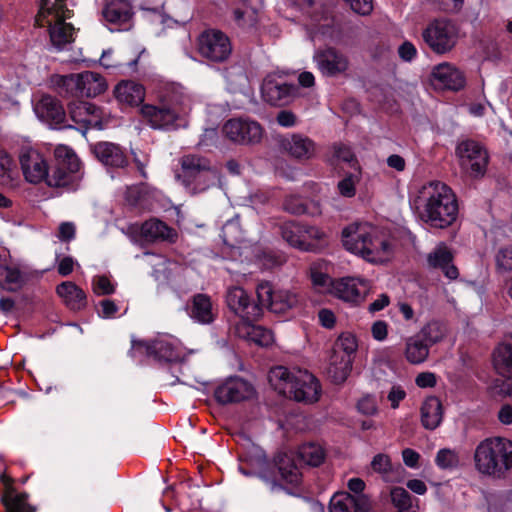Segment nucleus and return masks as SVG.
Here are the masks:
<instances>
[{"instance_id": "nucleus-42", "label": "nucleus", "mask_w": 512, "mask_h": 512, "mask_svg": "<svg viewBox=\"0 0 512 512\" xmlns=\"http://www.w3.org/2000/svg\"><path fill=\"white\" fill-rule=\"evenodd\" d=\"M23 285V278L20 270L10 266L7 260L0 262V287L4 290L15 292Z\"/></svg>"}, {"instance_id": "nucleus-21", "label": "nucleus", "mask_w": 512, "mask_h": 512, "mask_svg": "<svg viewBox=\"0 0 512 512\" xmlns=\"http://www.w3.org/2000/svg\"><path fill=\"white\" fill-rule=\"evenodd\" d=\"M297 87L276 76H267L261 86V95L265 102L273 106L289 104L297 94Z\"/></svg>"}, {"instance_id": "nucleus-6", "label": "nucleus", "mask_w": 512, "mask_h": 512, "mask_svg": "<svg viewBox=\"0 0 512 512\" xmlns=\"http://www.w3.org/2000/svg\"><path fill=\"white\" fill-rule=\"evenodd\" d=\"M71 16L65 0H40L35 22L39 27H48L52 45L61 50L74 40V27L66 23Z\"/></svg>"}, {"instance_id": "nucleus-23", "label": "nucleus", "mask_w": 512, "mask_h": 512, "mask_svg": "<svg viewBox=\"0 0 512 512\" xmlns=\"http://www.w3.org/2000/svg\"><path fill=\"white\" fill-rule=\"evenodd\" d=\"M281 147L297 160H310L316 157L318 146L308 136L294 133L281 140Z\"/></svg>"}, {"instance_id": "nucleus-4", "label": "nucleus", "mask_w": 512, "mask_h": 512, "mask_svg": "<svg viewBox=\"0 0 512 512\" xmlns=\"http://www.w3.org/2000/svg\"><path fill=\"white\" fill-rule=\"evenodd\" d=\"M249 464L256 469L255 474L267 485L271 492H277L283 487L278 482L276 472L281 479L289 484H298L301 472L292 455L279 453L270 462L263 450L256 448L253 456L248 459Z\"/></svg>"}, {"instance_id": "nucleus-20", "label": "nucleus", "mask_w": 512, "mask_h": 512, "mask_svg": "<svg viewBox=\"0 0 512 512\" xmlns=\"http://www.w3.org/2000/svg\"><path fill=\"white\" fill-rule=\"evenodd\" d=\"M313 61L319 72L325 77H336L349 69L348 57L333 47L316 50Z\"/></svg>"}, {"instance_id": "nucleus-63", "label": "nucleus", "mask_w": 512, "mask_h": 512, "mask_svg": "<svg viewBox=\"0 0 512 512\" xmlns=\"http://www.w3.org/2000/svg\"><path fill=\"white\" fill-rule=\"evenodd\" d=\"M351 9L362 16L369 15L373 10V0H344Z\"/></svg>"}, {"instance_id": "nucleus-15", "label": "nucleus", "mask_w": 512, "mask_h": 512, "mask_svg": "<svg viewBox=\"0 0 512 512\" xmlns=\"http://www.w3.org/2000/svg\"><path fill=\"white\" fill-rule=\"evenodd\" d=\"M198 51L208 60L222 62L229 57L232 47L229 38L223 32L207 30L198 38Z\"/></svg>"}, {"instance_id": "nucleus-61", "label": "nucleus", "mask_w": 512, "mask_h": 512, "mask_svg": "<svg viewBox=\"0 0 512 512\" xmlns=\"http://www.w3.org/2000/svg\"><path fill=\"white\" fill-rule=\"evenodd\" d=\"M93 291L97 295H108L114 292V286L106 276H96L92 282Z\"/></svg>"}, {"instance_id": "nucleus-33", "label": "nucleus", "mask_w": 512, "mask_h": 512, "mask_svg": "<svg viewBox=\"0 0 512 512\" xmlns=\"http://www.w3.org/2000/svg\"><path fill=\"white\" fill-rule=\"evenodd\" d=\"M102 15L112 24H124L133 15L132 5L129 0H104Z\"/></svg>"}, {"instance_id": "nucleus-18", "label": "nucleus", "mask_w": 512, "mask_h": 512, "mask_svg": "<svg viewBox=\"0 0 512 512\" xmlns=\"http://www.w3.org/2000/svg\"><path fill=\"white\" fill-rule=\"evenodd\" d=\"M20 168L24 179L30 184L45 183L50 165L47 158L36 149H24L19 155Z\"/></svg>"}, {"instance_id": "nucleus-54", "label": "nucleus", "mask_w": 512, "mask_h": 512, "mask_svg": "<svg viewBox=\"0 0 512 512\" xmlns=\"http://www.w3.org/2000/svg\"><path fill=\"white\" fill-rule=\"evenodd\" d=\"M14 164L7 154H0V184L7 187L14 186Z\"/></svg>"}, {"instance_id": "nucleus-14", "label": "nucleus", "mask_w": 512, "mask_h": 512, "mask_svg": "<svg viewBox=\"0 0 512 512\" xmlns=\"http://www.w3.org/2000/svg\"><path fill=\"white\" fill-rule=\"evenodd\" d=\"M228 308L243 322H255L262 316V304L252 300L251 296L239 286H232L226 292Z\"/></svg>"}, {"instance_id": "nucleus-51", "label": "nucleus", "mask_w": 512, "mask_h": 512, "mask_svg": "<svg viewBox=\"0 0 512 512\" xmlns=\"http://www.w3.org/2000/svg\"><path fill=\"white\" fill-rule=\"evenodd\" d=\"M435 464L441 470H454L460 466L459 454L453 449L442 448L436 453Z\"/></svg>"}, {"instance_id": "nucleus-34", "label": "nucleus", "mask_w": 512, "mask_h": 512, "mask_svg": "<svg viewBox=\"0 0 512 512\" xmlns=\"http://www.w3.org/2000/svg\"><path fill=\"white\" fill-rule=\"evenodd\" d=\"M114 94L119 102L134 106L143 102L145 89L134 81H122L115 87Z\"/></svg>"}, {"instance_id": "nucleus-28", "label": "nucleus", "mask_w": 512, "mask_h": 512, "mask_svg": "<svg viewBox=\"0 0 512 512\" xmlns=\"http://www.w3.org/2000/svg\"><path fill=\"white\" fill-rule=\"evenodd\" d=\"M34 111L37 116L53 124H65L66 113L61 103L50 95H43L36 103Z\"/></svg>"}, {"instance_id": "nucleus-7", "label": "nucleus", "mask_w": 512, "mask_h": 512, "mask_svg": "<svg viewBox=\"0 0 512 512\" xmlns=\"http://www.w3.org/2000/svg\"><path fill=\"white\" fill-rule=\"evenodd\" d=\"M51 82L60 90L70 96L95 97L106 90L104 78L92 71L78 74L54 75Z\"/></svg>"}, {"instance_id": "nucleus-53", "label": "nucleus", "mask_w": 512, "mask_h": 512, "mask_svg": "<svg viewBox=\"0 0 512 512\" xmlns=\"http://www.w3.org/2000/svg\"><path fill=\"white\" fill-rule=\"evenodd\" d=\"M371 468L375 473L380 474L385 481L391 480L394 466L389 455L384 453L376 454L371 461Z\"/></svg>"}, {"instance_id": "nucleus-43", "label": "nucleus", "mask_w": 512, "mask_h": 512, "mask_svg": "<svg viewBox=\"0 0 512 512\" xmlns=\"http://www.w3.org/2000/svg\"><path fill=\"white\" fill-rule=\"evenodd\" d=\"M312 382L309 384H303L302 381H297L295 387V393L292 398L297 402L314 403L317 402L321 395V386L314 375L311 374Z\"/></svg>"}, {"instance_id": "nucleus-37", "label": "nucleus", "mask_w": 512, "mask_h": 512, "mask_svg": "<svg viewBox=\"0 0 512 512\" xmlns=\"http://www.w3.org/2000/svg\"><path fill=\"white\" fill-rule=\"evenodd\" d=\"M220 178L219 170L210 165L194 177L191 183H186L184 186L191 194L203 193L216 186L220 182Z\"/></svg>"}, {"instance_id": "nucleus-60", "label": "nucleus", "mask_w": 512, "mask_h": 512, "mask_svg": "<svg viewBox=\"0 0 512 512\" xmlns=\"http://www.w3.org/2000/svg\"><path fill=\"white\" fill-rule=\"evenodd\" d=\"M357 409L363 415L373 416L378 411L377 402L373 396L365 395L358 401Z\"/></svg>"}, {"instance_id": "nucleus-16", "label": "nucleus", "mask_w": 512, "mask_h": 512, "mask_svg": "<svg viewBox=\"0 0 512 512\" xmlns=\"http://www.w3.org/2000/svg\"><path fill=\"white\" fill-rule=\"evenodd\" d=\"M133 353L146 354L159 361L174 362L182 359V351L178 341L172 337H163L152 341L134 342Z\"/></svg>"}, {"instance_id": "nucleus-9", "label": "nucleus", "mask_w": 512, "mask_h": 512, "mask_svg": "<svg viewBox=\"0 0 512 512\" xmlns=\"http://www.w3.org/2000/svg\"><path fill=\"white\" fill-rule=\"evenodd\" d=\"M422 38L433 52L445 54L450 52L457 44L459 30L451 20L435 19L423 29Z\"/></svg>"}, {"instance_id": "nucleus-45", "label": "nucleus", "mask_w": 512, "mask_h": 512, "mask_svg": "<svg viewBox=\"0 0 512 512\" xmlns=\"http://www.w3.org/2000/svg\"><path fill=\"white\" fill-rule=\"evenodd\" d=\"M310 274L313 286L320 293L332 294L336 281L333 280L326 272L321 270L320 264H313L310 268Z\"/></svg>"}, {"instance_id": "nucleus-59", "label": "nucleus", "mask_w": 512, "mask_h": 512, "mask_svg": "<svg viewBox=\"0 0 512 512\" xmlns=\"http://www.w3.org/2000/svg\"><path fill=\"white\" fill-rule=\"evenodd\" d=\"M333 151V156L336 160L349 163L352 167H354L356 158L350 147L343 144H337L334 145Z\"/></svg>"}, {"instance_id": "nucleus-44", "label": "nucleus", "mask_w": 512, "mask_h": 512, "mask_svg": "<svg viewBox=\"0 0 512 512\" xmlns=\"http://www.w3.org/2000/svg\"><path fill=\"white\" fill-rule=\"evenodd\" d=\"M325 451L319 444L306 443L299 447L298 457L306 465L317 467L325 459Z\"/></svg>"}, {"instance_id": "nucleus-2", "label": "nucleus", "mask_w": 512, "mask_h": 512, "mask_svg": "<svg viewBox=\"0 0 512 512\" xmlns=\"http://www.w3.org/2000/svg\"><path fill=\"white\" fill-rule=\"evenodd\" d=\"M342 242L346 250L371 263L386 262L393 254L388 234L370 223H353L344 228Z\"/></svg>"}, {"instance_id": "nucleus-56", "label": "nucleus", "mask_w": 512, "mask_h": 512, "mask_svg": "<svg viewBox=\"0 0 512 512\" xmlns=\"http://www.w3.org/2000/svg\"><path fill=\"white\" fill-rule=\"evenodd\" d=\"M146 195V188L143 185H134L127 188L125 199L131 206L143 207Z\"/></svg>"}, {"instance_id": "nucleus-8", "label": "nucleus", "mask_w": 512, "mask_h": 512, "mask_svg": "<svg viewBox=\"0 0 512 512\" xmlns=\"http://www.w3.org/2000/svg\"><path fill=\"white\" fill-rule=\"evenodd\" d=\"M257 300L274 314H287L291 310L301 308L304 297L295 289H274L269 283H260L256 288Z\"/></svg>"}, {"instance_id": "nucleus-49", "label": "nucleus", "mask_w": 512, "mask_h": 512, "mask_svg": "<svg viewBox=\"0 0 512 512\" xmlns=\"http://www.w3.org/2000/svg\"><path fill=\"white\" fill-rule=\"evenodd\" d=\"M357 348L358 343L356 337L353 334L346 332L340 334L336 339L331 353L352 358L353 354L357 351Z\"/></svg>"}, {"instance_id": "nucleus-30", "label": "nucleus", "mask_w": 512, "mask_h": 512, "mask_svg": "<svg viewBox=\"0 0 512 512\" xmlns=\"http://www.w3.org/2000/svg\"><path fill=\"white\" fill-rule=\"evenodd\" d=\"M180 171L176 177L183 185L191 183L194 177L211 165L210 161L197 154H187L179 159Z\"/></svg>"}, {"instance_id": "nucleus-50", "label": "nucleus", "mask_w": 512, "mask_h": 512, "mask_svg": "<svg viewBox=\"0 0 512 512\" xmlns=\"http://www.w3.org/2000/svg\"><path fill=\"white\" fill-rule=\"evenodd\" d=\"M27 500L26 493L5 496L3 502L6 512H36V507L30 505Z\"/></svg>"}, {"instance_id": "nucleus-46", "label": "nucleus", "mask_w": 512, "mask_h": 512, "mask_svg": "<svg viewBox=\"0 0 512 512\" xmlns=\"http://www.w3.org/2000/svg\"><path fill=\"white\" fill-rule=\"evenodd\" d=\"M284 209L292 214H305L308 213L312 216H317L321 214V209L318 203L310 202V205L313 207V210L310 211L308 205L305 201L299 196H289L284 201Z\"/></svg>"}, {"instance_id": "nucleus-38", "label": "nucleus", "mask_w": 512, "mask_h": 512, "mask_svg": "<svg viewBox=\"0 0 512 512\" xmlns=\"http://www.w3.org/2000/svg\"><path fill=\"white\" fill-rule=\"evenodd\" d=\"M353 358L332 354L329 358L327 375L335 384H341L346 381L352 370Z\"/></svg>"}, {"instance_id": "nucleus-11", "label": "nucleus", "mask_w": 512, "mask_h": 512, "mask_svg": "<svg viewBox=\"0 0 512 512\" xmlns=\"http://www.w3.org/2000/svg\"><path fill=\"white\" fill-rule=\"evenodd\" d=\"M57 166L52 174L48 173L46 184L49 187H70L77 179L76 173L80 168V162L72 149L60 145L55 149Z\"/></svg>"}, {"instance_id": "nucleus-13", "label": "nucleus", "mask_w": 512, "mask_h": 512, "mask_svg": "<svg viewBox=\"0 0 512 512\" xmlns=\"http://www.w3.org/2000/svg\"><path fill=\"white\" fill-rule=\"evenodd\" d=\"M268 379L275 391L288 398H292L293 393L296 392L297 381H302L303 384L312 382L311 373L307 370L284 366L272 368L269 371Z\"/></svg>"}, {"instance_id": "nucleus-3", "label": "nucleus", "mask_w": 512, "mask_h": 512, "mask_svg": "<svg viewBox=\"0 0 512 512\" xmlns=\"http://www.w3.org/2000/svg\"><path fill=\"white\" fill-rule=\"evenodd\" d=\"M192 98L183 87H174L158 105L145 104L141 107L144 121L159 130H173L183 115L191 110Z\"/></svg>"}, {"instance_id": "nucleus-1", "label": "nucleus", "mask_w": 512, "mask_h": 512, "mask_svg": "<svg viewBox=\"0 0 512 512\" xmlns=\"http://www.w3.org/2000/svg\"><path fill=\"white\" fill-rule=\"evenodd\" d=\"M418 218L433 229H446L458 216V202L452 189L441 181L421 185L410 198Z\"/></svg>"}, {"instance_id": "nucleus-25", "label": "nucleus", "mask_w": 512, "mask_h": 512, "mask_svg": "<svg viewBox=\"0 0 512 512\" xmlns=\"http://www.w3.org/2000/svg\"><path fill=\"white\" fill-rule=\"evenodd\" d=\"M372 502L368 495L352 496L348 492L333 495L329 504V512H370Z\"/></svg>"}, {"instance_id": "nucleus-62", "label": "nucleus", "mask_w": 512, "mask_h": 512, "mask_svg": "<svg viewBox=\"0 0 512 512\" xmlns=\"http://www.w3.org/2000/svg\"><path fill=\"white\" fill-rule=\"evenodd\" d=\"M227 81L234 86V88L244 86L247 77L242 67L232 68L226 71Z\"/></svg>"}, {"instance_id": "nucleus-12", "label": "nucleus", "mask_w": 512, "mask_h": 512, "mask_svg": "<svg viewBox=\"0 0 512 512\" xmlns=\"http://www.w3.org/2000/svg\"><path fill=\"white\" fill-rule=\"evenodd\" d=\"M222 132L229 141L240 145H256L264 136V128L259 122L243 117L227 120Z\"/></svg>"}, {"instance_id": "nucleus-31", "label": "nucleus", "mask_w": 512, "mask_h": 512, "mask_svg": "<svg viewBox=\"0 0 512 512\" xmlns=\"http://www.w3.org/2000/svg\"><path fill=\"white\" fill-rule=\"evenodd\" d=\"M452 259L453 255L444 243L437 245L427 256L429 266L441 269L450 280L456 279L459 275L457 267L452 264Z\"/></svg>"}, {"instance_id": "nucleus-22", "label": "nucleus", "mask_w": 512, "mask_h": 512, "mask_svg": "<svg viewBox=\"0 0 512 512\" xmlns=\"http://www.w3.org/2000/svg\"><path fill=\"white\" fill-rule=\"evenodd\" d=\"M370 289V283L366 279L346 277L336 280L332 295L352 304H358L364 300Z\"/></svg>"}, {"instance_id": "nucleus-32", "label": "nucleus", "mask_w": 512, "mask_h": 512, "mask_svg": "<svg viewBox=\"0 0 512 512\" xmlns=\"http://www.w3.org/2000/svg\"><path fill=\"white\" fill-rule=\"evenodd\" d=\"M56 292L70 310L79 311L86 307V294L75 283L62 282L57 286Z\"/></svg>"}, {"instance_id": "nucleus-58", "label": "nucleus", "mask_w": 512, "mask_h": 512, "mask_svg": "<svg viewBox=\"0 0 512 512\" xmlns=\"http://www.w3.org/2000/svg\"><path fill=\"white\" fill-rule=\"evenodd\" d=\"M496 266L500 271H512V247L500 249L496 254Z\"/></svg>"}, {"instance_id": "nucleus-29", "label": "nucleus", "mask_w": 512, "mask_h": 512, "mask_svg": "<svg viewBox=\"0 0 512 512\" xmlns=\"http://www.w3.org/2000/svg\"><path fill=\"white\" fill-rule=\"evenodd\" d=\"M97 159L106 166L123 168L128 164L124 150L115 143L99 142L94 146Z\"/></svg>"}, {"instance_id": "nucleus-5", "label": "nucleus", "mask_w": 512, "mask_h": 512, "mask_svg": "<svg viewBox=\"0 0 512 512\" xmlns=\"http://www.w3.org/2000/svg\"><path fill=\"white\" fill-rule=\"evenodd\" d=\"M476 470L487 476L502 478L512 470V441L502 437L482 440L475 449Z\"/></svg>"}, {"instance_id": "nucleus-57", "label": "nucleus", "mask_w": 512, "mask_h": 512, "mask_svg": "<svg viewBox=\"0 0 512 512\" xmlns=\"http://www.w3.org/2000/svg\"><path fill=\"white\" fill-rule=\"evenodd\" d=\"M359 178L354 174H349L340 180L337 184L338 192L341 196L351 198L356 194V184Z\"/></svg>"}, {"instance_id": "nucleus-41", "label": "nucleus", "mask_w": 512, "mask_h": 512, "mask_svg": "<svg viewBox=\"0 0 512 512\" xmlns=\"http://www.w3.org/2000/svg\"><path fill=\"white\" fill-rule=\"evenodd\" d=\"M493 365L498 374L512 378V345L500 344L493 353Z\"/></svg>"}, {"instance_id": "nucleus-27", "label": "nucleus", "mask_w": 512, "mask_h": 512, "mask_svg": "<svg viewBox=\"0 0 512 512\" xmlns=\"http://www.w3.org/2000/svg\"><path fill=\"white\" fill-rule=\"evenodd\" d=\"M217 307L207 294L198 293L191 299L189 316L199 324H211L217 317Z\"/></svg>"}, {"instance_id": "nucleus-52", "label": "nucleus", "mask_w": 512, "mask_h": 512, "mask_svg": "<svg viewBox=\"0 0 512 512\" xmlns=\"http://www.w3.org/2000/svg\"><path fill=\"white\" fill-rule=\"evenodd\" d=\"M445 327L438 321H431L427 323L417 333L429 346L439 342L445 335Z\"/></svg>"}, {"instance_id": "nucleus-39", "label": "nucleus", "mask_w": 512, "mask_h": 512, "mask_svg": "<svg viewBox=\"0 0 512 512\" xmlns=\"http://www.w3.org/2000/svg\"><path fill=\"white\" fill-rule=\"evenodd\" d=\"M404 355L409 363L421 364L429 355V345L415 334L406 339Z\"/></svg>"}, {"instance_id": "nucleus-36", "label": "nucleus", "mask_w": 512, "mask_h": 512, "mask_svg": "<svg viewBox=\"0 0 512 512\" xmlns=\"http://www.w3.org/2000/svg\"><path fill=\"white\" fill-rule=\"evenodd\" d=\"M443 417L442 404L439 398L435 396L428 397L421 406L422 425L429 430L436 429Z\"/></svg>"}, {"instance_id": "nucleus-26", "label": "nucleus", "mask_w": 512, "mask_h": 512, "mask_svg": "<svg viewBox=\"0 0 512 512\" xmlns=\"http://www.w3.org/2000/svg\"><path fill=\"white\" fill-rule=\"evenodd\" d=\"M432 77L434 82L446 89L460 90L465 85L463 73L450 63H441L433 68Z\"/></svg>"}, {"instance_id": "nucleus-47", "label": "nucleus", "mask_w": 512, "mask_h": 512, "mask_svg": "<svg viewBox=\"0 0 512 512\" xmlns=\"http://www.w3.org/2000/svg\"><path fill=\"white\" fill-rule=\"evenodd\" d=\"M221 237L223 239V242L230 247H234L235 245L243 242L245 237L241 230L238 217L228 220L224 224L221 232Z\"/></svg>"}, {"instance_id": "nucleus-40", "label": "nucleus", "mask_w": 512, "mask_h": 512, "mask_svg": "<svg viewBox=\"0 0 512 512\" xmlns=\"http://www.w3.org/2000/svg\"><path fill=\"white\" fill-rule=\"evenodd\" d=\"M252 322H243L241 327L237 328L240 337L247 338L260 346H269L274 341L271 330L263 326L251 325Z\"/></svg>"}, {"instance_id": "nucleus-48", "label": "nucleus", "mask_w": 512, "mask_h": 512, "mask_svg": "<svg viewBox=\"0 0 512 512\" xmlns=\"http://www.w3.org/2000/svg\"><path fill=\"white\" fill-rule=\"evenodd\" d=\"M234 20L241 27H251L257 22V9L243 0L234 10Z\"/></svg>"}, {"instance_id": "nucleus-24", "label": "nucleus", "mask_w": 512, "mask_h": 512, "mask_svg": "<svg viewBox=\"0 0 512 512\" xmlns=\"http://www.w3.org/2000/svg\"><path fill=\"white\" fill-rule=\"evenodd\" d=\"M135 228L139 230L141 238L148 243H174L178 238V233L174 228L157 218H151Z\"/></svg>"}, {"instance_id": "nucleus-17", "label": "nucleus", "mask_w": 512, "mask_h": 512, "mask_svg": "<svg viewBox=\"0 0 512 512\" xmlns=\"http://www.w3.org/2000/svg\"><path fill=\"white\" fill-rule=\"evenodd\" d=\"M460 165L470 176L479 177L486 171L487 152L475 141L461 142L456 149Z\"/></svg>"}, {"instance_id": "nucleus-19", "label": "nucleus", "mask_w": 512, "mask_h": 512, "mask_svg": "<svg viewBox=\"0 0 512 512\" xmlns=\"http://www.w3.org/2000/svg\"><path fill=\"white\" fill-rule=\"evenodd\" d=\"M255 393V388L250 382L240 377H230L215 389L214 396L221 404H231L250 400Z\"/></svg>"}, {"instance_id": "nucleus-55", "label": "nucleus", "mask_w": 512, "mask_h": 512, "mask_svg": "<svg viewBox=\"0 0 512 512\" xmlns=\"http://www.w3.org/2000/svg\"><path fill=\"white\" fill-rule=\"evenodd\" d=\"M393 505L400 511H407L411 507V497L402 487H394L390 491Z\"/></svg>"}, {"instance_id": "nucleus-64", "label": "nucleus", "mask_w": 512, "mask_h": 512, "mask_svg": "<svg viewBox=\"0 0 512 512\" xmlns=\"http://www.w3.org/2000/svg\"><path fill=\"white\" fill-rule=\"evenodd\" d=\"M399 57L406 62L412 61L417 55V49L409 41L403 42L398 48Z\"/></svg>"}, {"instance_id": "nucleus-35", "label": "nucleus", "mask_w": 512, "mask_h": 512, "mask_svg": "<svg viewBox=\"0 0 512 512\" xmlns=\"http://www.w3.org/2000/svg\"><path fill=\"white\" fill-rule=\"evenodd\" d=\"M282 238L292 247H295L302 251H314L316 245L314 243L307 242V239L303 238V225L296 222H285L281 226Z\"/></svg>"}, {"instance_id": "nucleus-10", "label": "nucleus", "mask_w": 512, "mask_h": 512, "mask_svg": "<svg viewBox=\"0 0 512 512\" xmlns=\"http://www.w3.org/2000/svg\"><path fill=\"white\" fill-rule=\"evenodd\" d=\"M68 112L70 119L84 131L88 129L102 130L112 122L110 112L86 101H72L68 105Z\"/></svg>"}]
</instances>
